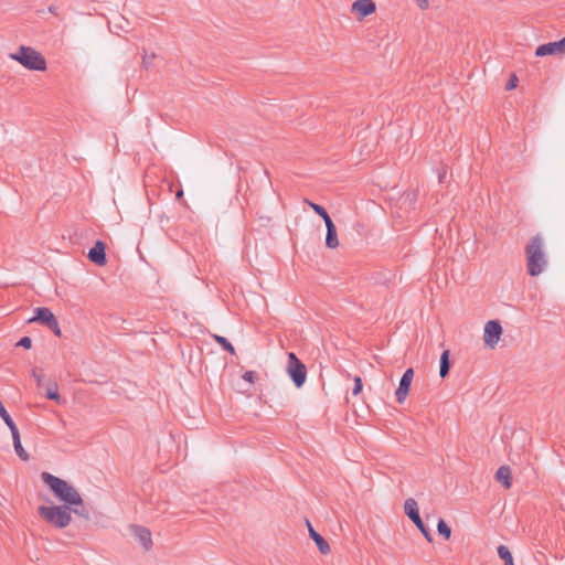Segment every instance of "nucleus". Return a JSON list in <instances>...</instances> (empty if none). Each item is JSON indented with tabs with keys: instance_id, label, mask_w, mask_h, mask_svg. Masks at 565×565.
<instances>
[{
	"instance_id": "f257e3e1",
	"label": "nucleus",
	"mask_w": 565,
	"mask_h": 565,
	"mask_svg": "<svg viewBox=\"0 0 565 565\" xmlns=\"http://www.w3.org/2000/svg\"><path fill=\"white\" fill-rule=\"evenodd\" d=\"M41 479L50 488L54 497L63 502L62 505L73 508V513L79 518L90 519V512L75 487L50 472H42Z\"/></svg>"
},
{
	"instance_id": "f03ea898",
	"label": "nucleus",
	"mask_w": 565,
	"mask_h": 565,
	"mask_svg": "<svg viewBox=\"0 0 565 565\" xmlns=\"http://www.w3.org/2000/svg\"><path fill=\"white\" fill-rule=\"evenodd\" d=\"M526 257L527 274L532 277L541 275L547 267V256L545 253V239L541 233L533 235L524 248Z\"/></svg>"
},
{
	"instance_id": "7ed1b4c3",
	"label": "nucleus",
	"mask_w": 565,
	"mask_h": 565,
	"mask_svg": "<svg viewBox=\"0 0 565 565\" xmlns=\"http://www.w3.org/2000/svg\"><path fill=\"white\" fill-rule=\"evenodd\" d=\"M39 515L50 525L56 529H65L72 522L73 508L68 505H40Z\"/></svg>"
},
{
	"instance_id": "20e7f679",
	"label": "nucleus",
	"mask_w": 565,
	"mask_h": 565,
	"mask_svg": "<svg viewBox=\"0 0 565 565\" xmlns=\"http://www.w3.org/2000/svg\"><path fill=\"white\" fill-rule=\"evenodd\" d=\"M10 58L30 71L43 72L46 70L44 56L31 46L21 45L15 53L10 54Z\"/></svg>"
},
{
	"instance_id": "39448f33",
	"label": "nucleus",
	"mask_w": 565,
	"mask_h": 565,
	"mask_svg": "<svg viewBox=\"0 0 565 565\" xmlns=\"http://www.w3.org/2000/svg\"><path fill=\"white\" fill-rule=\"evenodd\" d=\"M286 371L295 386L300 388L307 380V367L294 352L288 353Z\"/></svg>"
},
{
	"instance_id": "423d86ee",
	"label": "nucleus",
	"mask_w": 565,
	"mask_h": 565,
	"mask_svg": "<svg viewBox=\"0 0 565 565\" xmlns=\"http://www.w3.org/2000/svg\"><path fill=\"white\" fill-rule=\"evenodd\" d=\"M404 511L405 514L414 522L417 529L422 532L427 542L431 543L433 535L420 518L416 500L413 498H408L404 503Z\"/></svg>"
},
{
	"instance_id": "0eeeda50",
	"label": "nucleus",
	"mask_w": 565,
	"mask_h": 565,
	"mask_svg": "<svg viewBox=\"0 0 565 565\" xmlns=\"http://www.w3.org/2000/svg\"><path fill=\"white\" fill-rule=\"evenodd\" d=\"M502 334V327L498 320H490L484 326L483 340L484 343L493 349Z\"/></svg>"
},
{
	"instance_id": "6e6552de",
	"label": "nucleus",
	"mask_w": 565,
	"mask_h": 565,
	"mask_svg": "<svg viewBox=\"0 0 565 565\" xmlns=\"http://www.w3.org/2000/svg\"><path fill=\"white\" fill-rule=\"evenodd\" d=\"M413 377H414V370L412 367L407 369L404 372V374L402 375V377L399 380L398 387L395 392L396 401L399 404H402L406 399V397L409 393Z\"/></svg>"
},
{
	"instance_id": "1a4fd4ad",
	"label": "nucleus",
	"mask_w": 565,
	"mask_h": 565,
	"mask_svg": "<svg viewBox=\"0 0 565 565\" xmlns=\"http://www.w3.org/2000/svg\"><path fill=\"white\" fill-rule=\"evenodd\" d=\"M375 10L376 6L373 0H355L351 7V11L356 14L358 20L360 21L374 13Z\"/></svg>"
},
{
	"instance_id": "9d476101",
	"label": "nucleus",
	"mask_w": 565,
	"mask_h": 565,
	"mask_svg": "<svg viewBox=\"0 0 565 565\" xmlns=\"http://www.w3.org/2000/svg\"><path fill=\"white\" fill-rule=\"evenodd\" d=\"M106 245L102 241H97L95 245L88 252V258L92 263L104 266L107 263L106 258Z\"/></svg>"
},
{
	"instance_id": "9b49d317",
	"label": "nucleus",
	"mask_w": 565,
	"mask_h": 565,
	"mask_svg": "<svg viewBox=\"0 0 565 565\" xmlns=\"http://www.w3.org/2000/svg\"><path fill=\"white\" fill-rule=\"evenodd\" d=\"M34 312V317L29 322H39L49 328L56 320L54 313L49 308L39 307Z\"/></svg>"
},
{
	"instance_id": "f8f14e48",
	"label": "nucleus",
	"mask_w": 565,
	"mask_h": 565,
	"mask_svg": "<svg viewBox=\"0 0 565 565\" xmlns=\"http://www.w3.org/2000/svg\"><path fill=\"white\" fill-rule=\"evenodd\" d=\"M131 531L143 548L149 551L152 546L151 532L147 527L140 525H132Z\"/></svg>"
},
{
	"instance_id": "ddd939ff",
	"label": "nucleus",
	"mask_w": 565,
	"mask_h": 565,
	"mask_svg": "<svg viewBox=\"0 0 565 565\" xmlns=\"http://www.w3.org/2000/svg\"><path fill=\"white\" fill-rule=\"evenodd\" d=\"M307 524L309 529V535L315 541L320 553L323 555L329 554L331 551L329 543L324 540L322 535L315 531L309 521H307Z\"/></svg>"
},
{
	"instance_id": "4468645a",
	"label": "nucleus",
	"mask_w": 565,
	"mask_h": 565,
	"mask_svg": "<svg viewBox=\"0 0 565 565\" xmlns=\"http://www.w3.org/2000/svg\"><path fill=\"white\" fill-rule=\"evenodd\" d=\"M563 53L564 52L562 51V47H561L558 41L542 44V45L537 46V49L535 51L536 56H546V55L563 54Z\"/></svg>"
},
{
	"instance_id": "2eb2a0df",
	"label": "nucleus",
	"mask_w": 565,
	"mask_h": 565,
	"mask_svg": "<svg viewBox=\"0 0 565 565\" xmlns=\"http://www.w3.org/2000/svg\"><path fill=\"white\" fill-rule=\"evenodd\" d=\"M327 235H326V245L328 248H337L339 246V239L337 234V227L333 221H329L326 223Z\"/></svg>"
},
{
	"instance_id": "dca6fc26",
	"label": "nucleus",
	"mask_w": 565,
	"mask_h": 565,
	"mask_svg": "<svg viewBox=\"0 0 565 565\" xmlns=\"http://www.w3.org/2000/svg\"><path fill=\"white\" fill-rule=\"evenodd\" d=\"M495 480L498 482H501L505 489H510L512 484V476L510 468L508 466H501L495 472Z\"/></svg>"
},
{
	"instance_id": "f3484780",
	"label": "nucleus",
	"mask_w": 565,
	"mask_h": 565,
	"mask_svg": "<svg viewBox=\"0 0 565 565\" xmlns=\"http://www.w3.org/2000/svg\"><path fill=\"white\" fill-rule=\"evenodd\" d=\"M450 370L449 351H444L440 356L439 374L440 377H446Z\"/></svg>"
},
{
	"instance_id": "a211bd4d",
	"label": "nucleus",
	"mask_w": 565,
	"mask_h": 565,
	"mask_svg": "<svg viewBox=\"0 0 565 565\" xmlns=\"http://www.w3.org/2000/svg\"><path fill=\"white\" fill-rule=\"evenodd\" d=\"M305 202L309 204V206L313 210L315 213H317L319 216L323 218L324 223L331 221L330 215L322 205L310 202L309 200H305Z\"/></svg>"
},
{
	"instance_id": "6ab92c4d",
	"label": "nucleus",
	"mask_w": 565,
	"mask_h": 565,
	"mask_svg": "<svg viewBox=\"0 0 565 565\" xmlns=\"http://www.w3.org/2000/svg\"><path fill=\"white\" fill-rule=\"evenodd\" d=\"M498 555L504 561V565H514L513 556L505 545H500L498 547Z\"/></svg>"
},
{
	"instance_id": "aec40b11",
	"label": "nucleus",
	"mask_w": 565,
	"mask_h": 565,
	"mask_svg": "<svg viewBox=\"0 0 565 565\" xmlns=\"http://www.w3.org/2000/svg\"><path fill=\"white\" fill-rule=\"evenodd\" d=\"M214 340L230 354L234 355L236 353L235 348L232 345V343L222 335H213Z\"/></svg>"
},
{
	"instance_id": "412c9836",
	"label": "nucleus",
	"mask_w": 565,
	"mask_h": 565,
	"mask_svg": "<svg viewBox=\"0 0 565 565\" xmlns=\"http://www.w3.org/2000/svg\"><path fill=\"white\" fill-rule=\"evenodd\" d=\"M437 531L438 534L441 535L445 540H449L451 536V529L443 519H440L437 523Z\"/></svg>"
},
{
	"instance_id": "4be33fe9",
	"label": "nucleus",
	"mask_w": 565,
	"mask_h": 565,
	"mask_svg": "<svg viewBox=\"0 0 565 565\" xmlns=\"http://www.w3.org/2000/svg\"><path fill=\"white\" fill-rule=\"evenodd\" d=\"M46 398L53 401H60L58 386L55 382H51L46 388Z\"/></svg>"
},
{
	"instance_id": "5701e85b",
	"label": "nucleus",
	"mask_w": 565,
	"mask_h": 565,
	"mask_svg": "<svg viewBox=\"0 0 565 565\" xmlns=\"http://www.w3.org/2000/svg\"><path fill=\"white\" fill-rule=\"evenodd\" d=\"M154 58H156V54L154 53L148 54V53L145 52V54L142 56V65H143V67H146V68L150 67Z\"/></svg>"
},
{
	"instance_id": "b1692460",
	"label": "nucleus",
	"mask_w": 565,
	"mask_h": 565,
	"mask_svg": "<svg viewBox=\"0 0 565 565\" xmlns=\"http://www.w3.org/2000/svg\"><path fill=\"white\" fill-rule=\"evenodd\" d=\"M362 387H363L362 379L360 376H355L352 394L355 396L359 395L362 391Z\"/></svg>"
},
{
	"instance_id": "393cba45",
	"label": "nucleus",
	"mask_w": 565,
	"mask_h": 565,
	"mask_svg": "<svg viewBox=\"0 0 565 565\" xmlns=\"http://www.w3.org/2000/svg\"><path fill=\"white\" fill-rule=\"evenodd\" d=\"M14 450H15L17 455L20 457V459H22L24 461L29 459V455L24 450V448L22 447L21 444L14 445Z\"/></svg>"
},
{
	"instance_id": "a878e982",
	"label": "nucleus",
	"mask_w": 565,
	"mask_h": 565,
	"mask_svg": "<svg viewBox=\"0 0 565 565\" xmlns=\"http://www.w3.org/2000/svg\"><path fill=\"white\" fill-rule=\"evenodd\" d=\"M19 347H23L24 349H30L32 345V340L29 337H23L20 339V341L17 343Z\"/></svg>"
},
{
	"instance_id": "bb28decb",
	"label": "nucleus",
	"mask_w": 565,
	"mask_h": 565,
	"mask_svg": "<svg viewBox=\"0 0 565 565\" xmlns=\"http://www.w3.org/2000/svg\"><path fill=\"white\" fill-rule=\"evenodd\" d=\"M242 377L246 382L254 383L256 379V373L254 371H246Z\"/></svg>"
},
{
	"instance_id": "cd10ccee",
	"label": "nucleus",
	"mask_w": 565,
	"mask_h": 565,
	"mask_svg": "<svg viewBox=\"0 0 565 565\" xmlns=\"http://www.w3.org/2000/svg\"><path fill=\"white\" fill-rule=\"evenodd\" d=\"M4 423L8 426V428L10 429L11 435L19 433V429L11 417H9L8 420H4Z\"/></svg>"
},
{
	"instance_id": "c85d7f7f",
	"label": "nucleus",
	"mask_w": 565,
	"mask_h": 565,
	"mask_svg": "<svg viewBox=\"0 0 565 565\" xmlns=\"http://www.w3.org/2000/svg\"><path fill=\"white\" fill-rule=\"evenodd\" d=\"M516 84H518V77L513 74V75L510 77L509 82L507 83L505 88H507L508 90L514 89V88L516 87Z\"/></svg>"
},
{
	"instance_id": "c756f323",
	"label": "nucleus",
	"mask_w": 565,
	"mask_h": 565,
	"mask_svg": "<svg viewBox=\"0 0 565 565\" xmlns=\"http://www.w3.org/2000/svg\"><path fill=\"white\" fill-rule=\"evenodd\" d=\"M49 329L56 335L61 337V329L57 319L49 327Z\"/></svg>"
},
{
	"instance_id": "7c9ffc66",
	"label": "nucleus",
	"mask_w": 565,
	"mask_h": 565,
	"mask_svg": "<svg viewBox=\"0 0 565 565\" xmlns=\"http://www.w3.org/2000/svg\"><path fill=\"white\" fill-rule=\"evenodd\" d=\"M33 376L38 383V385L40 386L43 382V379H44V374L43 373H38L36 371H33Z\"/></svg>"
},
{
	"instance_id": "2f4dec72",
	"label": "nucleus",
	"mask_w": 565,
	"mask_h": 565,
	"mask_svg": "<svg viewBox=\"0 0 565 565\" xmlns=\"http://www.w3.org/2000/svg\"><path fill=\"white\" fill-rule=\"evenodd\" d=\"M420 9H427L429 7V0H415Z\"/></svg>"
},
{
	"instance_id": "473e14b6",
	"label": "nucleus",
	"mask_w": 565,
	"mask_h": 565,
	"mask_svg": "<svg viewBox=\"0 0 565 565\" xmlns=\"http://www.w3.org/2000/svg\"><path fill=\"white\" fill-rule=\"evenodd\" d=\"M447 175V170L445 167H443L439 172H438V179H439V182H444L445 178Z\"/></svg>"
},
{
	"instance_id": "72a5a7b5",
	"label": "nucleus",
	"mask_w": 565,
	"mask_h": 565,
	"mask_svg": "<svg viewBox=\"0 0 565 565\" xmlns=\"http://www.w3.org/2000/svg\"><path fill=\"white\" fill-rule=\"evenodd\" d=\"M12 440H13V446L18 445V444H21L20 433L13 434L12 435Z\"/></svg>"
},
{
	"instance_id": "f704fd0d",
	"label": "nucleus",
	"mask_w": 565,
	"mask_h": 565,
	"mask_svg": "<svg viewBox=\"0 0 565 565\" xmlns=\"http://www.w3.org/2000/svg\"><path fill=\"white\" fill-rule=\"evenodd\" d=\"M57 9H58V7H57V6H55V4H51V6L49 7V12H50V13H52V14H54V15H57Z\"/></svg>"
},
{
	"instance_id": "c9c22d12",
	"label": "nucleus",
	"mask_w": 565,
	"mask_h": 565,
	"mask_svg": "<svg viewBox=\"0 0 565 565\" xmlns=\"http://www.w3.org/2000/svg\"><path fill=\"white\" fill-rule=\"evenodd\" d=\"M561 47H562V51L565 53V38H563L562 40L558 41Z\"/></svg>"
},
{
	"instance_id": "e433bc0d",
	"label": "nucleus",
	"mask_w": 565,
	"mask_h": 565,
	"mask_svg": "<svg viewBox=\"0 0 565 565\" xmlns=\"http://www.w3.org/2000/svg\"><path fill=\"white\" fill-rule=\"evenodd\" d=\"M182 195H183V191L182 190L178 191L177 196L181 198Z\"/></svg>"
},
{
	"instance_id": "4c0bfd02",
	"label": "nucleus",
	"mask_w": 565,
	"mask_h": 565,
	"mask_svg": "<svg viewBox=\"0 0 565 565\" xmlns=\"http://www.w3.org/2000/svg\"><path fill=\"white\" fill-rule=\"evenodd\" d=\"M264 173H265V175L269 179V172H268V170H267V169H264Z\"/></svg>"
}]
</instances>
